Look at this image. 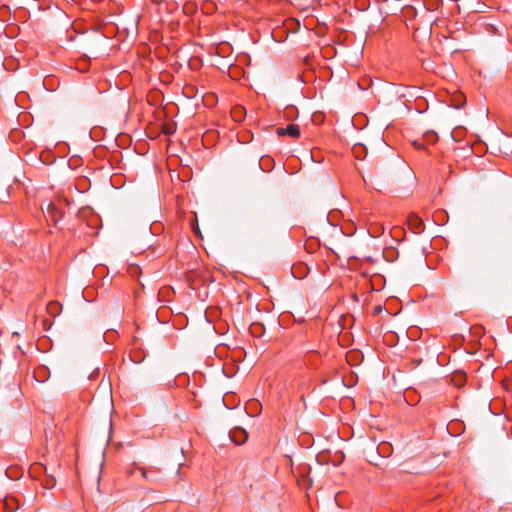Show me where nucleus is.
<instances>
[{
    "label": "nucleus",
    "instance_id": "1",
    "mask_svg": "<svg viewBox=\"0 0 512 512\" xmlns=\"http://www.w3.org/2000/svg\"><path fill=\"white\" fill-rule=\"evenodd\" d=\"M277 134L279 136H290L292 138H298L300 137V129L299 126L296 124H289L286 127H279L277 128Z\"/></svg>",
    "mask_w": 512,
    "mask_h": 512
},
{
    "label": "nucleus",
    "instance_id": "2",
    "mask_svg": "<svg viewBox=\"0 0 512 512\" xmlns=\"http://www.w3.org/2000/svg\"><path fill=\"white\" fill-rule=\"evenodd\" d=\"M46 215L55 223H57V221L62 217L61 211L58 209L57 205L52 202L48 203L47 205Z\"/></svg>",
    "mask_w": 512,
    "mask_h": 512
},
{
    "label": "nucleus",
    "instance_id": "3",
    "mask_svg": "<svg viewBox=\"0 0 512 512\" xmlns=\"http://www.w3.org/2000/svg\"><path fill=\"white\" fill-rule=\"evenodd\" d=\"M247 437L246 431L242 428H237L230 432L231 440L237 445L243 444L247 440Z\"/></svg>",
    "mask_w": 512,
    "mask_h": 512
},
{
    "label": "nucleus",
    "instance_id": "4",
    "mask_svg": "<svg viewBox=\"0 0 512 512\" xmlns=\"http://www.w3.org/2000/svg\"><path fill=\"white\" fill-rule=\"evenodd\" d=\"M139 471L141 472V476L149 482H153L156 480V474L157 470L154 468L146 469V468H139Z\"/></svg>",
    "mask_w": 512,
    "mask_h": 512
},
{
    "label": "nucleus",
    "instance_id": "5",
    "mask_svg": "<svg viewBox=\"0 0 512 512\" xmlns=\"http://www.w3.org/2000/svg\"><path fill=\"white\" fill-rule=\"evenodd\" d=\"M9 185L0 182V201L5 202L9 198Z\"/></svg>",
    "mask_w": 512,
    "mask_h": 512
},
{
    "label": "nucleus",
    "instance_id": "6",
    "mask_svg": "<svg viewBox=\"0 0 512 512\" xmlns=\"http://www.w3.org/2000/svg\"><path fill=\"white\" fill-rule=\"evenodd\" d=\"M410 223L411 225H413V227L415 228L416 232H421L422 229H423V222L420 218L416 217V216H412L410 218Z\"/></svg>",
    "mask_w": 512,
    "mask_h": 512
},
{
    "label": "nucleus",
    "instance_id": "7",
    "mask_svg": "<svg viewBox=\"0 0 512 512\" xmlns=\"http://www.w3.org/2000/svg\"><path fill=\"white\" fill-rule=\"evenodd\" d=\"M59 310V303L58 302H50L47 306L48 313L52 315H56Z\"/></svg>",
    "mask_w": 512,
    "mask_h": 512
},
{
    "label": "nucleus",
    "instance_id": "8",
    "mask_svg": "<svg viewBox=\"0 0 512 512\" xmlns=\"http://www.w3.org/2000/svg\"><path fill=\"white\" fill-rule=\"evenodd\" d=\"M55 484H56V481H55L54 477H52V476L48 477L45 481L46 488H52V487H54Z\"/></svg>",
    "mask_w": 512,
    "mask_h": 512
},
{
    "label": "nucleus",
    "instance_id": "9",
    "mask_svg": "<svg viewBox=\"0 0 512 512\" xmlns=\"http://www.w3.org/2000/svg\"><path fill=\"white\" fill-rule=\"evenodd\" d=\"M364 149H365V147L363 145H361V144L355 145L353 147V151H354V153H355L357 158H360L359 151H362Z\"/></svg>",
    "mask_w": 512,
    "mask_h": 512
},
{
    "label": "nucleus",
    "instance_id": "10",
    "mask_svg": "<svg viewBox=\"0 0 512 512\" xmlns=\"http://www.w3.org/2000/svg\"><path fill=\"white\" fill-rule=\"evenodd\" d=\"M425 137H426V139H427L428 141H430V142H435V141H436V139H437V135H436L435 133H433V132H431V133H427V134L425 135Z\"/></svg>",
    "mask_w": 512,
    "mask_h": 512
}]
</instances>
